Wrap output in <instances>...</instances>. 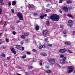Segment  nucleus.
<instances>
[{"mask_svg": "<svg viewBox=\"0 0 75 75\" xmlns=\"http://www.w3.org/2000/svg\"><path fill=\"white\" fill-rule=\"evenodd\" d=\"M48 18L49 20H52V21H58L59 20V16L57 15L53 14L51 16H48Z\"/></svg>", "mask_w": 75, "mask_h": 75, "instance_id": "1", "label": "nucleus"}, {"mask_svg": "<svg viewBox=\"0 0 75 75\" xmlns=\"http://www.w3.org/2000/svg\"><path fill=\"white\" fill-rule=\"evenodd\" d=\"M68 69L69 70L67 71L68 73L70 74L74 71V67L73 66H69L68 67Z\"/></svg>", "mask_w": 75, "mask_h": 75, "instance_id": "2", "label": "nucleus"}, {"mask_svg": "<svg viewBox=\"0 0 75 75\" xmlns=\"http://www.w3.org/2000/svg\"><path fill=\"white\" fill-rule=\"evenodd\" d=\"M67 24L69 27H70L73 26V21L72 20H69L68 21Z\"/></svg>", "mask_w": 75, "mask_h": 75, "instance_id": "3", "label": "nucleus"}, {"mask_svg": "<svg viewBox=\"0 0 75 75\" xmlns=\"http://www.w3.org/2000/svg\"><path fill=\"white\" fill-rule=\"evenodd\" d=\"M17 16L19 17V19L20 20H23V16H22L21 14L20 13L17 14Z\"/></svg>", "mask_w": 75, "mask_h": 75, "instance_id": "4", "label": "nucleus"}, {"mask_svg": "<svg viewBox=\"0 0 75 75\" xmlns=\"http://www.w3.org/2000/svg\"><path fill=\"white\" fill-rule=\"evenodd\" d=\"M67 49L65 48H64L63 49H60L59 50V52L61 53L62 54H63L64 53H65L66 51H67Z\"/></svg>", "mask_w": 75, "mask_h": 75, "instance_id": "5", "label": "nucleus"}, {"mask_svg": "<svg viewBox=\"0 0 75 75\" xmlns=\"http://www.w3.org/2000/svg\"><path fill=\"white\" fill-rule=\"evenodd\" d=\"M49 62H50V63L52 64H54L55 63V59H49Z\"/></svg>", "mask_w": 75, "mask_h": 75, "instance_id": "6", "label": "nucleus"}, {"mask_svg": "<svg viewBox=\"0 0 75 75\" xmlns=\"http://www.w3.org/2000/svg\"><path fill=\"white\" fill-rule=\"evenodd\" d=\"M63 9L64 11L66 12H67L68 11V7L67 6H64L63 7Z\"/></svg>", "mask_w": 75, "mask_h": 75, "instance_id": "7", "label": "nucleus"}, {"mask_svg": "<svg viewBox=\"0 0 75 75\" xmlns=\"http://www.w3.org/2000/svg\"><path fill=\"white\" fill-rule=\"evenodd\" d=\"M48 31L47 30H44L42 32V34L43 35H44L45 36V35H47V33Z\"/></svg>", "mask_w": 75, "mask_h": 75, "instance_id": "8", "label": "nucleus"}, {"mask_svg": "<svg viewBox=\"0 0 75 75\" xmlns=\"http://www.w3.org/2000/svg\"><path fill=\"white\" fill-rule=\"evenodd\" d=\"M11 52L12 53H13V54H17V52L16 51V50H15V49L13 48L11 49Z\"/></svg>", "mask_w": 75, "mask_h": 75, "instance_id": "9", "label": "nucleus"}, {"mask_svg": "<svg viewBox=\"0 0 75 75\" xmlns=\"http://www.w3.org/2000/svg\"><path fill=\"white\" fill-rule=\"evenodd\" d=\"M40 55H42L43 57H47V54L45 53L41 52L40 54Z\"/></svg>", "mask_w": 75, "mask_h": 75, "instance_id": "10", "label": "nucleus"}, {"mask_svg": "<svg viewBox=\"0 0 75 75\" xmlns=\"http://www.w3.org/2000/svg\"><path fill=\"white\" fill-rule=\"evenodd\" d=\"M64 43L66 45H70L71 42L70 41H66Z\"/></svg>", "mask_w": 75, "mask_h": 75, "instance_id": "11", "label": "nucleus"}, {"mask_svg": "<svg viewBox=\"0 0 75 75\" xmlns=\"http://www.w3.org/2000/svg\"><path fill=\"white\" fill-rule=\"evenodd\" d=\"M45 45H41L39 46V49H42L43 48H45Z\"/></svg>", "mask_w": 75, "mask_h": 75, "instance_id": "12", "label": "nucleus"}, {"mask_svg": "<svg viewBox=\"0 0 75 75\" xmlns=\"http://www.w3.org/2000/svg\"><path fill=\"white\" fill-rule=\"evenodd\" d=\"M12 6H15V5H16V1H13L12 2Z\"/></svg>", "mask_w": 75, "mask_h": 75, "instance_id": "13", "label": "nucleus"}, {"mask_svg": "<svg viewBox=\"0 0 75 75\" xmlns=\"http://www.w3.org/2000/svg\"><path fill=\"white\" fill-rule=\"evenodd\" d=\"M30 7L31 8H35L36 7L34 5L31 4V5H30Z\"/></svg>", "mask_w": 75, "mask_h": 75, "instance_id": "14", "label": "nucleus"}, {"mask_svg": "<svg viewBox=\"0 0 75 75\" xmlns=\"http://www.w3.org/2000/svg\"><path fill=\"white\" fill-rule=\"evenodd\" d=\"M62 62L64 64H65L66 63H67V61H65V60H61L60 61V63H61V62Z\"/></svg>", "mask_w": 75, "mask_h": 75, "instance_id": "15", "label": "nucleus"}, {"mask_svg": "<svg viewBox=\"0 0 75 75\" xmlns=\"http://www.w3.org/2000/svg\"><path fill=\"white\" fill-rule=\"evenodd\" d=\"M35 28V30H36L38 31V30H39V28H40V26H39L36 25V26Z\"/></svg>", "mask_w": 75, "mask_h": 75, "instance_id": "16", "label": "nucleus"}, {"mask_svg": "<svg viewBox=\"0 0 75 75\" xmlns=\"http://www.w3.org/2000/svg\"><path fill=\"white\" fill-rule=\"evenodd\" d=\"M45 72L46 73H50L51 72V70H46Z\"/></svg>", "mask_w": 75, "mask_h": 75, "instance_id": "17", "label": "nucleus"}, {"mask_svg": "<svg viewBox=\"0 0 75 75\" xmlns=\"http://www.w3.org/2000/svg\"><path fill=\"white\" fill-rule=\"evenodd\" d=\"M44 15H41L40 17H39V18H41V20H42L43 18H44Z\"/></svg>", "mask_w": 75, "mask_h": 75, "instance_id": "18", "label": "nucleus"}, {"mask_svg": "<svg viewBox=\"0 0 75 75\" xmlns=\"http://www.w3.org/2000/svg\"><path fill=\"white\" fill-rule=\"evenodd\" d=\"M16 48H17V49H20V45H16Z\"/></svg>", "mask_w": 75, "mask_h": 75, "instance_id": "19", "label": "nucleus"}, {"mask_svg": "<svg viewBox=\"0 0 75 75\" xmlns=\"http://www.w3.org/2000/svg\"><path fill=\"white\" fill-rule=\"evenodd\" d=\"M50 22L49 21H47L46 22V25H47V26H49L50 25Z\"/></svg>", "mask_w": 75, "mask_h": 75, "instance_id": "20", "label": "nucleus"}, {"mask_svg": "<svg viewBox=\"0 0 75 75\" xmlns=\"http://www.w3.org/2000/svg\"><path fill=\"white\" fill-rule=\"evenodd\" d=\"M0 3L1 4V5H3L4 4V2H3L2 0H0Z\"/></svg>", "mask_w": 75, "mask_h": 75, "instance_id": "21", "label": "nucleus"}, {"mask_svg": "<svg viewBox=\"0 0 75 75\" xmlns=\"http://www.w3.org/2000/svg\"><path fill=\"white\" fill-rule=\"evenodd\" d=\"M24 35L25 36H28L30 35V34L28 33H25L24 34Z\"/></svg>", "mask_w": 75, "mask_h": 75, "instance_id": "22", "label": "nucleus"}, {"mask_svg": "<svg viewBox=\"0 0 75 75\" xmlns=\"http://www.w3.org/2000/svg\"><path fill=\"white\" fill-rule=\"evenodd\" d=\"M21 38L22 39H25V35H23L21 36Z\"/></svg>", "mask_w": 75, "mask_h": 75, "instance_id": "23", "label": "nucleus"}, {"mask_svg": "<svg viewBox=\"0 0 75 75\" xmlns=\"http://www.w3.org/2000/svg\"><path fill=\"white\" fill-rule=\"evenodd\" d=\"M26 55L25 54L23 55L22 57V58L23 59H24L26 58Z\"/></svg>", "mask_w": 75, "mask_h": 75, "instance_id": "24", "label": "nucleus"}, {"mask_svg": "<svg viewBox=\"0 0 75 75\" xmlns=\"http://www.w3.org/2000/svg\"><path fill=\"white\" fill-rule=\"evenodd\" d=\"M40 61L41 62L39 63V65H40V66H42V61L40 60Z\"/></svg>", "mask_w": 75, "mask_h": 75, "instance_id": "25", "label": "nucleus"}, {"mask_svg": "<svg viewBox=\"0 0 75 75\" xmlns=\"http://www.w3.org/2000/svg\"><path fill=\"white\" fill-rule=\"evenodd\" d=\"M47 47H52V44H49L47 45Z\"/></svg>", "mask_w": 75, "mask_h": 75, "instance_id": "26", "label": "nucleus"}, {"mask_svg": "<svg viewBox=\"0 0 75 75\" xmlns=\"http://www.w3.org/2000/svg\"><path fill=\"white\" fill-rule=\"evenodd\" d=\"M1 56H2L3 57H6V55H5V54L4 53H2L1 54Z\"/></svg>", "mask_w": 75, "mask_h": 75, "instance_id": "27", "label": "nucleus"}, {"mask_svg": "<svg viewBox=\"0 0 75 75\" xmlns=\"http://www.w3.org/2000/svg\"><path fill=\"white\" fill-rule=\"evenodd\" d=\"M67 4H70V3H72V1H67Z\"/></svg>", "mask_w": 75, "mask_h": 75, "instance_id": "28", "label": "nucleus"}, {"mask_svg": "<svg viewBox=\"0 0 75 75\" xmlns=\"http://www.w3.org/2000/svg\"><path fill=\"white\" fill-rule=\"evenodd\" d=\"M67 16H68V17H71V18H72V16L71 15H70L69 14H68L67 15Z\"/></svg>", "mask_w": 75, "mask_h": 75, "instance_id": "29", "label": "nucleus"}, {"mask_svg": "<svg viewBox=\"0 0 75 75\" xmlns=\"http://www.w3.org/2000/svg\"><path fill=\"white\" fill-rule=\"evenodd\" d=\"M67 51H68L70 54H72V52L70 50H68Z\"/></svg>", "mask_w": 75, "mask_h": 75, "instance_id": "30", "label": "nucleus"}, {"mask_svg": "<svg viewBox=\"0 0 75 75\" xmlns=\"http://www.w3.org/2000/svg\"><path fill=\"white\" fill-rule=\"evenodd\" d=\"M46 12H49L50 11H51V9H48L46 10Z\"/></svg>", "mask_w": 75, "mask_h": 75, "instance_id": "31", "label": "nucleus"}, {"mask_svg": "<svg viewBox=\"0 0 75 75\" xmlns=\"http://www.w3.org/2000/svg\"><path fill=\"white\" fill-rule=\"evenodd\" d=\"M45 68L46 69H48L50 68V66L49 65H47L45 66Z\"/></svg>", "mask_w": 75, "mask_h": 75, "instance_id": "32", "label": "nucleus"}, {"mask_svg": "<svg viewBox=\"0 0 75 75\" xmlns=\"http://www.w3.org/2000/svg\"><path fill=\"white\" fill-rule=\"evenodd\" d=\"M8 6H11V2L9 1L8 2Z\"/></svg>", "mask_w": 75, "mask_h": 75, "instance_id": "33", "label": "nucleus"}, {"mask_svg": "<svg viewBox=\"0 0 75 75\" xmlns=\"http://www.w3.org/2000/svg\"><path fill=\"white\" fill-rule=\"evenodd\" d=\"M24 47H21V51H24Z\"/></svg>", "mask_w": 75, "mask_h": 75, "instance_id": "34", "label": "nucleus"}, {"mask_svg": "<svg viewBox=\"0 0 75 75\" xmlns=\"http://www.w3.org/2000/svg\"><path fill=\"white\" fill-rule=\"evenodd\" d=\"M67 59V57H64L63 58V60H66Z\"/></svg>", "mask_w": 75, "mask_h": 75, "instance_id": "35", "label": "nucleus"}, {"mask_svg": "<svg viewBox=\"0 0 75 75\" xmlns=\"http://www.w3.org/2000/svg\"><path fill=\"white\" fill-rule=\"evenodd\" d=\"M60 57L61 58H64V56L63 55H61L60 56Z\"/></svg>", "mask_w": 75, "mask_h": 75, "instance_id": "36", "label": "nucleus"}, {"mask_svg": "<svg viewBox=\"0 0 75 75\" xmlns=\"http://www.w3.org/2000/svg\"><path fill=\"white\" fill-rule=\"evenodd\" d=\"M48 41V38H45L44 40V41H46V42H47Z\"/></svg>", "mask_w": 75, "mask_h": 75, "instance_id": "37", "label": "nucleus"}, {"mask_svg": "<svg viewBox=\"0 0 75 75\" xmlns=\"http://www.w3.org/2000/svg\"><path fill=\"white\" fill-rule=\"evenodd\" d=\"M2 48L3 49H6V46H3Z\"/></svg>", "mask_w": 75, "mask_h": 75, "instance_id": "38", "label": "nucleus"}, {"mask_svg": "<svg viewBox=\"0 0 75 75\" xmlns=\"http://www.w3.org/2000/svg\"><path fill=\"white\" fill-rule=\"evenodd\" d=\"M63 34H67V33L66 31H63Z\"/></svg>", "mask_w": 75, "mask_h": 75, "instance_id": "39", "label": "nucleus"}, {"mask_svg": "<svg viewBox=\"0 0 75 75\" xmlns=\"http://www.w3.org/2000/svg\"><path fill=\"white\" fill-rule=\"evenodd\" d=\"M2 12V9L1 8H0V14H1Z\"/></svg>", "mask_w": 75, "mask_h": 75, "instance_id": "40", "label": "nucleus"}, {"mask_svg": "<svg viewBox=\"0 0 75 75\" xmlns=\"http://www.w3.org/2000/svg\"><path fill=\"white\" fill-rule=\"evenodd\" d=\"M13 35H16V32L14 31L13 32Z\"/></svg>", "mask_w": 75, "mask_h": 75, "instance_id": "41", "label": "nucleus"}, {"mask_svg": "<svg viewBox=\"0 0 75 75\" xmlns=\"http://www.w3.org/2000/svg\"><path fill=\"white\" fill-rule=\"evenodd\" d=\"M6 42H9V40H8V39L6 38Z\"/></svg>", "mask_w": 75, "mask_h": 75, "instance_id": "42", "label": "nucleus"}, {"mask_svg": "<svg viewBox=\"0 0 75 75\" xmlns=\"http://www.w3.org/2000/svg\"><path fill=\"white\" fill-rule=\"evenodd\" d=\"M29 69H31V68H33L32 66H30L28 67Z\"/></svg>", "mask_w": 75, "mask_h": 75, "instance_id": "43", "label": "nucleus"}, {"mask_svg": "<svg viewBox=\"0 0 75 75\" xmlns=\"http://www.w3.org/2000/svg\"><path fill=\"white\" fill-rule=\"evenodd\" d=\"M26 53L28 55H30V52H27Z\"/></svg>", "mask_w": 75, "mask_h": 75, "instance_id": "44", "label": "nucleus"}, {"mask_svg": "<svg viewBox=\"0 0 75 75\" xmlns=\"http://www.w3.org/2000/svg\"><path fill=\"white\" fill-rule=\"evenodd\" d=\"M33 52H37V50L35 49H33Z\"/></svg>", "mask_w": 75, "mask_h": 75, "instance_id": "45", "label": "nucleus"}, {"mask_svg": "<svg viewBox=\"0 0 75 75\" xmlns=\"http://www.w3.org/2000/svg\"><path fill=\"white\" fill-rule=\"evenodd\" d=\"M20 22V21L18 20L16 21V23H19Z\"/></svg>", "mask_w": 75, "mask_h": 75, "instance_id": "46", "label": "nucleus"}, {"mask_svg": "<svg viewBox=\"0 0 75 75\" xmlns=\"http://www.w3.org/2000/svg\"><path fill=\"white\" fill-rule=\"evenodd\" d=\"M11 11L12 13H14V9H12L11 10Z\"/></svg>", "mask_w": 75, "mask_h": 75, "instance_id": "47", "label": "nucleus"}, {"mask_svg": "<svg viewBox=\"0 0 75 75\" xmlns=\"http://www.w3.org/2000/svg\"><path fill=\"white\" fill-rule=\"evenodd\" d=\"M59 12H60V13H61V14H62V11L59 10Z\"/></svg>", "mask_w": 75, "mask_h": 75, "instance_id": "48", "label": "nucleus"}, {"mask_svg": "<svg viewBox=\"0 0 75 75\" xmlns=\"http://www.w3.org/2000/svg\"><path fill=\"white\" fill-rule=\"evenodd\" d=\"M6 22H5V23H4V25L3 26V27H5V25H6Z\"/></svg>", "mask_w": 75, "mask_h": 75, "instance_id": "49", "label": "nucleus"}, {"mask_svg": "<svg viewBox=\"0 0 75 75\" xmlns=\"http://www.w3.org/2000/svg\"><path fill=\"white\" fill-rule=\"evenodd\" d=\"M63 25H61L60 27L61 28H63Z\"/></svg>", "mask_w": 75, "mask_h": 75, "instance_id": "50", "label": "nucleus"}, {"mask_svg": "<svg viewBox=\"0 0 75 75\" xmlns=\"http://www.w3.org/2000/svg\"><path fill=\"white\" fill-rule=\"evenodd\" d=\"M59 3H62V1H60L59 2Z\"/></svg>", "mask_w": 75, "mask_h": 75, "instance_id": "51", "label": "nucleus"}, {"mask_svg": "<svg viewBox=\"0 0 75 75\" xmlns=\"http://www.w3.org/2000/svg\"><path fill=\"white\" fill-rule=\"evenodd\" d=\"M69 8V9H71V10H72V7H70Z\"/></svg>", "mask_w": 75, "mask_h": 75, "instance_id": "52", "label": "nucleus"}, {"mask_svg": "<svg viewBox=\"0 0 75 75\" xmlns=\"http://www.w3.org/2000/svg\"><path fill=\"white\" fill-rule=\"evenodd\" d=\"M10 59V57H7V59Z\"/></svg>", "mask_w": 75, "mask_h": 75, "instance_id": "53", "label": "nucleus"}, {"mask_svg": "<svg viewBox=\"0 0 75 75\" xmlns=\"http://www.w3.org/2000/svg\"><path fill=\"white\" fill-rule=\"evenodd\" d=\"M37 14H37V13H34V15H35H35H37Z\"/></svg>", "mask_w": 75, "mask_h": 75, "instance_id": "54", "label": "nucleus"}, {"mask_svg": "<svg viewBox=\"0 0 75 75\" xmlns=\"http://www.w3.org/2000/svg\"><path fill=\"white\" fill-rule=\"evenodd\" d=\"M3 21V20H2L1 21L0 23V24H1V23Z\"/></svg>", "mask_w": 75, "mask_h": 75, "instance_id": "55", "label": "nucleus"}, {"mask_svg": "<svg viewBox=\"0 0 75 75\" xmlns=\"http://www.w3.org/2000/svg\"><path fill=\"white\" fill-rule=\"evenodd\" d=\"M14 28H15L14 27H12V30H14Z\"/></svg>", "mask_w": 75, "mask_h": 75, "instance_id": "56", "label": "nucleus"}, {"mask_svg": "<svg viewBox=\"0 0 75 75\" xmlns=\"http://www.w3.org/2000/svg\"><path fill=\"white\" fill-rule=\"evenodd\" d=\"M20 44H21V45L23 44V43L22 42H20Z\"/></svg>", "mask_w": 75, "mask_h": 75, "instance_id": "57", "label": "nucleus"}, {"mask_svg": "<svg viewBox=\"0 0 75 75\" xmlns=\"http://www.w3.org/2000/svg\"><path fill=\"white\" fill-rule=\"evenodd\" d=\"M44 16L45 17H47V14H45L44 15Z\"/></svg>", "mask_w": 75, "mask_h": 75, "instance_id": "58", "label": "nucleus"}, {"mask_svg": "<svg viewBox=\"0 0 75 75\" xmlns=\"http://www.w3.org/2000/svg\"><path fill=\"white\" fill-rule=\"evenodd\" d=\"M34 43L35 44H36V43H37V42H36V41H35Z\"/></svg>", "mask_w": 75, "mask_h": 75, "instance_id": "59", "label": "nucleus"}, {"mask_svg": "<svg viewBox=\"0 0 75 75\" xmlns=\"http://www.w3.org/2000/svg\"><path fill=\"white\" fill-rule=\"evenodd\" d=\"M16 75H21V74L18 73H17Z\"/></svg>", "mask_w": 75, "mask_h": 75, "instance_id": "60", "label": "nucleus"}, {"mask_svg": "<svg viewBox=\"0 0 75 75\" xmlns=\"http://www.w3.org/2000/svg\"><path fill=\"white\" fill-rule=\"evenodd\" d=\"M58 66L59 67H60V68H61V65H60L59 64H58Z\"/></svg>", "mask_w": 75, "mask_h": 75, "instance_id": "61", "label": "nucleus"}, {"mask_svg": "<svg viewBox=\"0 0 75 75\" xmlns=\"http://www.w3.org/2000/svg\"><path fill=\"white\" fill-rule=\"evenodd\" d=\"M1 34H2V33H0V37H1Z\"/></svg>", "mask_w": 75, "mask_h": 75, "instance_id": "62", "label": "nucleus"}, {"mask_svg": "<svg viewBox=\"0 0 75 75\" xmlns=\"http://www.w3.org/2000/svg\"><path fill=\"white\" fill-rule=\"evenodd\" d=\"M67 35H64V37H67Z\"/></svg>", "mask_w": 75, "mask_h": 75, "instance_id": "63", "label": "nucleus"}, {"mask_svg": "<svg viewBox=\"0 0 75 75\" xmlns=\"http://www.w3.org/2000/svg\"><path fill=\"white\" fill-rule=\"evenodd\" d=\"M73 73H75V70L73 71Z\"/></svg>", "mask_w": 75, "mask_h": 75, "instance_id": "64", "label": "nucleus"}]
</instances>
